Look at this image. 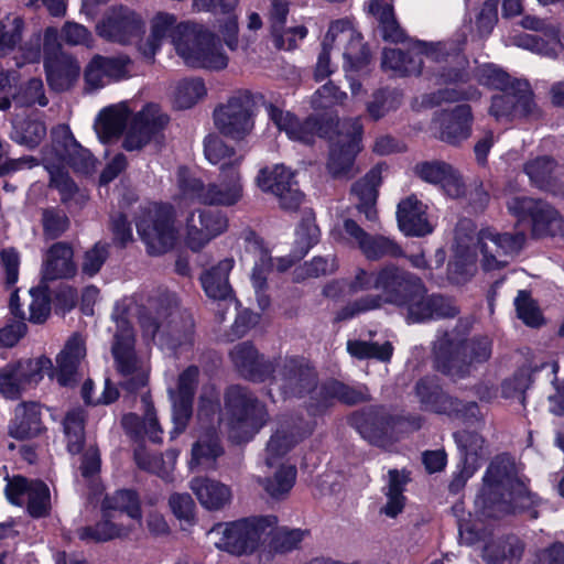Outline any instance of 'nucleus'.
<instances>
[{
  "instance_id": "1",
  "label": "nucleus",
  "mask_w": 564,
  "mask_h": 564,
  "mask_svg": "<svg viewBox=\"0 0 564 564\" xmlns=\"http://www.w3.org/2000/svg\"><path fill=\"white\" fill-rule=\"evenodd\" d=\"M474 82L505 93L494 96L489 108L497 121L509 120L517 113L527 115L534 107L529 83L513 78L509 73H437L436 83L442 87L423 95L421 104L433 108L444 102L477 99L480 91Z\"/></svg>"
},
{
  "instance_id": "2",
  "label": "nucleus",
  "mask_w": 564,
  "mask_h": 564,
  "mask_svg": "<svg viewBox=\"0 0 564 564\" xmlns=\"http://www.w3.org/2000/svg\"><path fill=\"white\" fill-rule=\"evenodd\" d=\"M175 22V17L169 13H158L152 19L151 33L141 47L144 56L152 57L163 41L171 36L177 54L186 65L215 69L227 67V57L210 45V32L195 24Z\"/></svg>"
},
{
  "instance_id": "3",
  "label": "nucleus",
  "mask_w": 564,
  "mask_h": 564,
  "mask_svg": "<svg viewBox=\"0 0 564 564\" xmlns=\"http://www.w3.org/2000/svg\"><path fill=\"white\" fill-rule=\"evenodd\" d=\"M468 323L459 324L437 337L433 345L435 367L453 380L464 379L488 361L492 354V340L486 335L465 337Z\"/></svg>"
},
{
  "instance_id": "4",
  "label": "nucleus",
  "mask_w": 564,
  "mask_h": 564,
  "mask_svg": "<svg viewBox=\"0 0 564 564\" xmlns=\"http://www.w3.org/2000/svg\"><path fill=\"white\" fill-rule=\"evenodd\" d=\"M420 288V278L394 264H387L377 271L376 290L380 294H366L339 308L334 322L340 323L360 314L379 310L384 304L403 305L414 288Z\"/></svg>"
},
{
  "instance_id": "5",
  "label": "nucleus",
  "mask_w": 564,
  "mask_h": 564,
  "mask_svg": "<svg viewBox=\"0 0 564 564\" xmlns=\"http://www.w3.org/2000/svg\"><path fill=\"white\" fill-rule=\"evenodd\" d=\"M343 58V68H364L370 63L371 53L362 35L352 21L339 19L333 21L321 42L316 70H329L338 67L336 61Z\"/></svg>"
},
{
  "instance_id": "6",
  "label": "nucleus",
  "mask_w": 564,
  "mask_h": 564,
  "mask_svg": "<svg viewBox=\"0 0 564 564\" xmlns=\"http://www.w3.org/2000/svg\"><path fill=\"white\" fill-rule=\"evenodd\" d=\"M178 198L198 200L204 205L230 207L236 205L243 195L239 160L236 163L223 164L216 182L205 185L199 178L192 176L187 169L177 172Z\"/></svg>"
},
{
  "instance_id": "7",
  "label": "nucleus",
  "mask_w": 564,
  "mask_h": 564,
  "mask_svg": "<svg viewBox=\"0 0 564 564\" xmlns=\"http://www.w3.org/2000/svg\"><path fill=\"white\" fill-rule=\"evenodd\" d=\"M276 524L278 518L272 514L243 518L215 524L208 531V536L220 551L236 556L248 555L259 547Z\"/></svg>"
},
{
  "instance_id": "8",
  "label": "nucleus",
  "mask_w": 564,
  "mask_h": 564,
  "mask_svg": "<svg viewBox=\"0 0 564 564\" xmlns=\"http://www.w3.org/2000/svg\"><path fill=\"white\" fill-rule=\"evenodd\" d=\"M326 135L330 141L327 171L334 178H351L358 173L355 159L361 150L362 124L360 118L325 120Z\"/></svg>"
},
{
  "instance_id": "9",
  "label": "nucleus",
  "mask_w": 564,
  "mask_h": 564,
  "mask_svg": "<svg viewBox=\"0 0 564 564\" xmlns=\"http://www.w3.org/2000/svg\"><path fill=\"white\" fill-rule=\"evenodd\" d=\"M521 480L514 462L508 455H499L489 464L484 476V485L476 498V506L486 518H501L511 510L506 499Z\"/></svg>"
},
{
  "instance_id": "10",
  "label": "nucleus",
  "mask_w": 564,
  "mask_h": 564,
  "mask_svg": "<svg viewBox=\"0 0 564 564\" xmlns=\"http://www.w3.org/2000/svg\"><path fill=\"white\" fill-rule=\"evenodd\" d=\"M229 436L235 442H247L269 421L265 405L247 388L230 387L225 397Z\"/></svg>"
},
{
  "instance_id": "11",
  "label": "nucleus",
  "mask_w": 564,
  "mask_h": 564,
  "mask_svg": "<svg viewBox=\"0 0 564 564\" xmlns=\"http://www.w3.org/2000/svg\"><path fill=\"white\" fill-rule=\"evenodd\" d=\"M116 329L111 345V355L117 371L121 375L120 386L130 392L145 387L149 367L135 354V336L128 318L121 313L113 315Z\"/></svg>"
},
{
  "instance_id": "12",
  "label": "nucleus",
  "mask_w": 564,
  "mask_h": 564,
  "mask_svg": "<svg viewBox=\"0 0 564 564\" xmlns=\"http://www.w3.org/2000/svg\"><path fill=\"white\" fill-rule=\"evenodd\" d=\"M135 226L151 256L167 252L176 242L175 210L170 204H153L143 208Z\"/></svg>"
},
{
  "instance_id": "13",
  "label": "nucleus",
  "mask_w": 564,
  "mask_h": 564,
  "mask_svg": "<svg viewBox=\"0 0 564 564\" xmlns=\"http://www.w3.org/2000/svg\"><path fill=\"white\" fill-rule=\"evenodd\" d=\"M254 96L248 90H238L214 108L213 122L224 137L241 141L254 128Z\"/></svg>"
},
{
  "instance_id": "14",
  "label": "nucleus",
  "mask_w": 564,
  "mask_h": 564,
  "mask_svg": "<svg viewBox=\"0 0 564 564\" xmlns=\"http://www.w3.org/2000/svg\"><path fill=\"white\" fill-rule=\"evenodd\" d=\"M274 372L269 379L278 387L281 394L286 398L310 397V402H317L318 377L315 369L304 358L285 357L274 360Z\"/></svg>"
},
{
  "instance_id": "15",
  "label": "nucleus",
  "mask_w": 564,
  "mask_h": 564,
  "mask_svg": "<svg viewBox=\"0 0 564 564\" xmlns=\"http://www.w3.org/2000/svg\"><path fill=\"white\" fill-rule=\"evenodd\" d=\"M351 422L364 438L378 446H386L398 431H414L422 425L420 417L393 416L383 408L356 414Z\"/></svg>"
},
{
  "instance_id": "16",
  "label": "nucleus",
  "mask_w": 564,
  "mask_h": 564,
  "mask_svg": "<svg viewBox=\"0 0 564 564\" xmlns=\"http://www.w3.org/2000/svg\"><path fill=\"white\" fill-rule=\"evenodd\" d=\"M510 214L519 219L530 218L532 235L540 237L564 236V218L549 203L527 196H513L507 202Z\"/></svg>"
},
{
  "instance_id": "17",
  "label": "nucleus",
  "mask_w": 564,
  "mask_h": 564,
  "mask_svg": "<svg viewBox=\"0 0 564 564\" xmlns=\"http://www.w3.org/2000/svg\"><path fill=\"white\" fill-rule=\"evenodd\" d=\"M485 271L506 267L522 249L525 242L523 232L500 234L491 228L481 229L477 235Z\"/></svg>"
},
{
  "instance_id": "18",
  "label": "nucleus",
  "mask_w": 564,
  "mask_h": 564,
  "mask_svg": "<svg viewBox=\"0 0 564 564\" xmlns=\"http://www.w3.org/2000/svg\"><path fill=\"white\" fill-rule=\"evenodd\" d=\"M227 228L228 218L223 212L197 207L185 218V243L192 251L198 252L213 239L224 234Z\"/></svg>"
},
{
  "instance_id": "19",
  "label": "nucleus",
  "mask_w": 564,
  "mask_h": 564,
  "mask_svg": "<svg viewBox=\"0 0 564 564\" xmlns=\"http://www.w3.org/2000/svg\"><path fill=\"white\" fill-rule=\"evenodd\" d=\"M338 234L346 243L359 249L367 260L378 261L386 257L403 256V250L394 240L386 236L368 234L354 219H345Z\"/></svg>"
},
{
  "instance_id": "20",
  "label": "nucleus",
  "mask_w": 564,
  "mask_h": 564,
  "mask_svg": "<svg viewBox=\"0 0 564 564\" xmlns=\"http://www.w3.org/2000/svg\"><path fill=\"white\" fill-rule=\"evenodd\" d=\"M315 423L304 421L300 416H285L279 421L278 427L268 441L264 463L274 467L302 440L310 436Z\"/></svg>"
},
{
  "instance_id": "21",
  "label": "nucleus",
  "mask_w": 564,
  "mask_h": 564,
  "mask_svg": "<svg viewBox=\"0 0 564 564\" xmlns=\"http://www.w3.org/2000/svg\"><path fill=\"white\" fill-rule=\"evenodd\" d=\"M474 115L469 105H457L434 112L432 126L435 137L451 145H459L468 140L473 132Z\"/></svg>"
},
{
  "instance_id": "22",
  "label": "nucleus",
  "mask_w": 564,
  "mask_h": 564,
  "mask_svg": "<svg viewBox=\"0 0 564 564\" xmlns=\"http://www.w3.org/2000/svg\"><path fill=\"white\" fill-rule=\"evenodd\" d=\"M402 306L406 308V321L409 323H423L435 318L454 317L458 310L452 301L441 294H427V291L420 279V288H414L406 302Z\"/></svg>"
},
{
  "instance_id": "23",
  "label": "nucleus",
  "mask_w": 564,
  "mask_h": 564,
  "mask_svg": "<svg viewBox=\"0 0 564 564\" xmlns=\"http://www.w3.org/2000/svg\"><path fill=\"white\" fill-rule=\"evenodd\" d=\"M198 367L189 366L178 375L176 388L169 389L172 402V421L174 424V429L171 432L172 438L183 433L188 424L193 412V400L198 384Z\"/></svg>"
},
{
  "instance_id": "24",
  "label": "nucleus",
  "mask_w": 564,
  "mask_h": 564,
  "mask_svg": "<svg viewBox=\"0 0 564 564\" xmlns=\"http://www.w3.org/2000/svg\"><path fill=\"white\" fill-rule=\"evenodd\" d=\"M257 184L263 192L273 194L279 199L281 208L285 210H296L303 200L294 174L284 165L260 170Z\"/></svg>"
},
{
  "instance_id": "25",
  "label": "nucleus",
  "mask_w": 564,
  "mask_h": 564,
  "mask_svg": "<svg viewBox=\"0 0 564 564\" xmlns=\"http://www.w3.org/2000/svg\"><path fill=\"white\" fill-rule=\"evenodd\" d=\"M169 122V117L158 105L149 104L132 119L122 147L127 151H140Z\"/></svg>"
},
{
  "instance_id": "26",
  "label": "nucleus",
  "mask_w": 564,
  "mask_h": 564,
  "mask_svg": "<svg viewBox=\"0 0 564 564\" xmlns=\"http://www.w3.org/2000/svg\"><path fill=\"white\" fill-rule=\"evenodd\" d=\"M265 111L278 130L284 132L293 141L312 144L316 135L327 134L325 120L321 121L315 117H308L304 121H300L292 112L273 104L265 105Z\"/></svg>"
},
{
  "instance_id": "27",
  "label": "nucleus",
  "mask_w": 564,
  "mask_h": 564,
  "mask_svg": "<svg viewBox=\"0 0 564 564\" xmlns=\"http://www.w3.org/2000/svg\"><path fill=\"white\" fill-rule=\"evenodd\" d=\"M51 135L52 150L56 152L58 163L65 162L76 172L84 174L93 171L95 160L91 153L76 141L68 126H56L52 130Z\"/></svg>"
},
{
  "instance_id": "28",
  "label": "nucleus",
  "mask_w": 564,
  "mask_h": 564,
  "mask_svg": "<svg viewBox=\"0 0 564 564\" xmlns=\"http://www.w3.org/2000/svg\"><path fill=\"white\" fill-rule=\"evenodd\" d=\"M235 260L225 258L204 270L199 276V281L205 294L219 303L226 305V310H237L238 302L235 297L234 290L229 283V274L234 269Z\"/></svg>"
},
{
  "instance_id": "29",
  "label": "nucleus",
  "mask_w": 564,
  "mask_h": 564,
  "mask_svg": "<svg viewBox=\"0 0 564 564\" xmlns=\"http://www.w3.org/2000/svg\"><path fill=\"white\" fill-rule=\"evenodd\" d=\"M229 357L239 373L252 381L263 382L274 372V364L259 355L258 350L249 341L234 346Z\"/></svg>"
},
{
  "instance_id": "30",
  "label": "nucleus",
  "mask_w": 564,
  "mask_h": 564,
  "mask_svg": "<svg viewBox=\"0 0 564 564\" xmlns=\"http://www.w3.org/2000/svg\"><path fill=\"white\" fill-rule=\"evenodd\" d=\"M166 300L169 301V312L165 314V325L162 328L160 340L162 345L175 350L192 344L194 325L191 317H184L180 312L174 295H167Z\"/></svg>"
},
{
  "instance_id": "31",
  "label": "nucleus",
  "mask_w": 564,
  "mask_h": 564,
  "mask_svg": "<svg viewBox=\"0 0 564 564\" xmlns=\"http://www.w3.org/2000/svg\"><path fill=\"white\" fill-rule=\"evenodd\" d=\"M317 395V402L308 405V413L313 416L323 414L334 400L352 405L369 399L366 389L352 388L335 380L323 383Z\"/></svg>"
},
{
  "instance_id": "32",
  "label": "nucleus",
  "mask_w": 564,
  "mask_h": 564,
  "mask_svg": "<svg viewBox=\"0 0 564 564\" xmlns=\"http://www.w3.org/2000/svg\"><path fill=\"white\" fill-rule=\"evenodd\" d=\"M427 206L415 195H410L400 200L397 208L399 228L406 236L421 237L432 232L429 221Z\"/></svg>"
},
{
  "instance_id": "33",
  "label": "nucleus",
  "mask_w": 564,
  "mask_h": 564,
  "mask_svg": "<svg viewBox=\"0 0 564 564\" xmlns=\"http://www.w3.org/2000/svg\"><path fill=\"white\" fill-rule=\"evenodd\" d=\"M557 162L549 155L528 160L523 171L531 184L553 196L564 197V184L556 177Z\"/></svg>"
},
{
  "instance_id": "34",
  "label": "nucleus",
  "mask_w": 564,
  "mask_h": 564,
  "mask_svg": "<svg viewBox=\"0 0 564 564\" xmlns=\"http://www.w3.org/2000/svg\"><path fill=\"white\" fill-rule=\"evenodd\" d=\"M76 271L74 249L69 242L57 241L46 250L41 270L44 280L68 279Z\"/></svg>"
},
{
  "instance_id": "35",
  "label": "nucleus",
  "mask_w": 564,
  "mask_h": 564,
  "mask_svg": "<svg viewBox=\"0 0 564 564\" xmlns=\"http://www.w3.org/2000/svg\"><path fill=\"white\" fill-rule=\"evenodd\" d=\"M380 184L381 171L379 167H373L351 187V195L356 208L359 213H362L369 221H375L378 217L376 202L378 196L377 188Z\"/></svg>"
},
{
  "instance_id": "36",
  "label": "nucleus",
  "mask_w": 564,
  "mask_h": 564,
  "mask_svg": "<svg viewBox=\"0 0 564 564\" xmlns=\"http://www.w3.org/2000/svg\"><path fill=\"white\" fill-rule=\"evenodd\" d=\"M141 18L128 8L113 9L98 25V33L112 41L124 42L128 34L138 30Z\"/></svg>"
},
{
  "instance_id": "37",
  "label": "nucleus",
  "mask_w": 564,
  "mask_h": 564,
  "mask_svg": "<svg viewBox=\"0 0 564 564\" xmlns=\"http://www.w3.org/2000/svg\"><path fill=\"white\" fill-rule=\"evenodd\" d=\"M85 356V340L77 334L73 335L56 358V380L61 386L75 384L78 365Z\"/></svg>"
},
{
  "instance_id": "38",
  "label": "nucleus",
  "mask_w": 564,
  "mask_h": 564,
  "mask_svg": "<svg viewBox=\"0 0 564 564\" xmlns=\"http://www.w3.org/2000/svg\"><path fill=\"white\" fill-rule=\"evenodd\" d=\"M129 116L130 110L123 102L100 110L94 124L99 140L105 143L117 140L122 133Z\"/></svg>"
},
{
  "instance_id": "39",
  "label": "nucleus",
  "mask_w": 564,
  "mask_h": 564,
  "mask_svg": "<svg viewBox=\"0 0 564 564\" xmlns=\"http://www.w3.org/2000/svg\"><path fill=\"white\" fill-rule=\"evenodd\" d=\"M525 550L524 542L517 535H506L487 543L482 557L488 564H518Z\"/></svg>"
},
{
  "instance_id": "40",
  "label": "nucleus",
  "mask_w": 564,
  "mask_h": 564,
  "mask_svg": "<svg viewBox=\"0 0 564 564\" xmlns=\"http://www.w3.org/2000/svg\"><path fill=\"white\" fill-rule=\"evenodd\" d=\"M132 528L116 521V516L104 510L102 518L95 525L80 527L76 530L79 540L90 543L107 542L127 536Z\"/></svg>"
},
{
  "instance_id": "41",
  "label": "nucleus",
  "mask_w": 564,
  "mask_h": 564,
  "mask_svg": "<svg viewBox=\"0 0 564 564\" xmlns=\"http://www.w3.org/2000/svg\"><path fill=\"white\" fill-rule=\"evenodd\" d=\"M44 430L41 405L36 402L19 404L10 425V435L24 440L37 436Z\"/></svg>"
},
{
  "instance_id": "42",
  "label": "nucleus",
  "mask_w": 564,
  "mask_h": 564,
  "mask_svg": "<svg viewBox=\"0 0 564 564\" xmlns=\"http://www.w3.org/2000/svg\"><path fill=\"white\" fill-rule=\"evenodd\" d=\"M224 454L215 427L207 429L192 446L191 469H209L215 467L218 457Z\"/></svg>"
},
{
  "instance_id": "43",
  "label": "nucleus",
  "mask_w": 564,
  "mask_h": 564,
  "mask_svg": "<svg viewBox=\"0 0 564 564\" xmlns=\"http://www.w3.org/2000/svg\"><path fill=\"white\" fill-rule=\"evenodd\" d=\"M189 488L196 495L200 505L208 510H220L231 500L230 488L214 479L193 478Z\"/></svg>"
},
{
  "instance_id": "44",
  "label": "nucleus",
  "mask_w": 564,
  "mask_h": 564,
  "mask_svg": "<svg viewBox=\"0 0 564 564\" xmlns=\"http://www.w3.org/2000/svg\"><path fill=\"white\" fill-rule=\"evenodd\" d=\"M365 9L378 21L380 32L386 41L399 43L405 40V33L399 25L389 0H369L365 4Z\"/></svg>"
},
{
  "instance_id": "45",
  "label": "nucleus",
  "mask_w": 564,
  "mask_h": 564,
  "mask_svg": "<svg viewBox=\"0 0 564 564\" xmlns=\"http://www.w3.org/2000/svg\"><path fill=\"white\" fill-rule=\"evenodd\" d=\"M30 303H29V315L25 311L20 307V299L17 292L11 294L10 297V310L12 314L22 321H30L34 324H41L45 322L51 312V305L47 296L40 291L30 290Z\"/></svg>"
},
{
  "instance_id": "46",
  "label": "nucleus",
  "mask_w": 564,
  "mask_h": 564,
  "mask_svg": "<svg viewBox=\"0 0 564 564\" xmlns=\"http://www.w3.org/2000/svg\"><path fill=\"white\" fill-rule=\"evenodd\" d=\"M511 43L550 57L557 56L563 51V44L554 28L549 29L543 35L521 34Z\"/></svg>"
},
{
  "instance_id": "47",
  "label": "nucleus",
  "mask_w": 564,
  "mask_h": 564,
  "mask_svg": "<svg viewBox=\"0 0 564 564\" xmlns=\"http://www.w3.org/2000/svg\"><path fill=\"white\" fill-rule=\"evenodd\" d=\"M441 387L432 378L420 379L415 384V394L419 398L424 410L438 414L453 415L460 410V402L456 399H443L442 405L430 400V394L438 393Z\"/></svg>"
},
{
  "instance_id": "48",
  "label": "nucleus",
  "mask_w": 564,
  "mask_h": 564,
  "mask_svg": "<svg viewBox=\"0 0 564 564\" xmlns=\"http://www.w3.org/2000/svg\"><path fill=\"white\" fill-rule=\"evenodd\" d=\"M207 96V87L200 77H186L180 80L173 91L175 108L191 109Z\"/></svg>"
},
{
  "instance_id": "49",
  "label": "nucleus",
  "mask_w": 564,
  "mask_h": 564,
  "mask_svg": "<svg viewBox=\"0 0 564 564\" xmlns=\"http://www.w3.org/2000/svg\"><path fill=\"white\" fill-rule=\"evenodd\" d=\"M388 478V486L384 490L387 502L381 507L380 512L389 518H395L405 506L406 499L403 491L408 479L405 475L400 474L397 469L389 470Z\"/></svg>"
},
{
  "instance_id": "50",
  "label": "nucleus",
  "mask_w": 564,
  "mask_h": 564,
  "mask_svg": "<svg viewBox=\"0 0 564 564\" xmlns=\"http://www.w3.org/2000/svg\"><path fill=\"white\" fill-rule=\"evenodd\" d=\"M273 477L259 478V484L263 487L267 494L274 498H284L293 488L296 478V468L292 465H276Z\"/></svg>"
},
{
  "instance_id": "51",
  "label": "nucleus",
  "mask_w": 564,
  "mask_h": 564,
  "mask_svg": "<svg viewBox=\"0 0 564 564\" xmlns=\"http://www.w3.org/2000/svg\"><path fill=\"white\" fill-rule=\"evenodd\" d=\"M85 411L82 409L69 410L64 420L63 427L67 441V449L72 454H78L85 444Z\"/></svg>"
},
{
  "instance_id": "52",
  "label": "nucleus",
  "mask_w": 564,
  "mask_h": 564,
  "mask_svg": "<svg viewBox=\"0 0 564 564\" xmlns=\"http://www.w3.org/2000/svg\"><path fill=\"white\" fill-rule=\"evenodd\" d=\"M463 455L464 464L478 468L479 459L486 455L485 440L478 433L460 431L454 434Z\"/></svg>"
},
{
  "instance_id": "53",
  "label": "nucleus",
  "mask_w": 564,
  "mask_h": 564,
  "mask_svg": "<svg viewBox=\"0 0 564 564\" xmlns=\"http://www.w3.org/2000/svg\"><path fill=\"white\" fill-rule=\"evenodd\" d=\"M40 223L45 240L58 239L70 228L68 215L58 207L42 208Z\"/></svg>"
},
{
  "instance_id": "54",
  "label": "nucleus",
  "mask_w": 564,
  "mask_h": 564,
  "mask_svg": "<svg viewBox=\"0 0 564 564\" xmlns=\"http://www.w3.org/2000/svg\"><path fill=\"white\" fill-rule=\"evenodd\" d=\"M204 153L212 164H231L239 160L242 162V155H238L232 147H229L219 135L208 134L204 140Z\"/></svg>"
},
{
  "instance_id": "55",
  "label": "nucleus",
  "mask_w": 564,
  "mask_h": 564,
  "mask_svg": "<svg viewBox=\"0 0 564 564\" xmlns=\"http://www.w3.org/2000/svg\"><path fill=\"white\" fill-rule=\"evenodd\" d=\"M102 508L116 516V512H126L132 519H140V502L137 494L132 490H118L112 496H107Z\"/></svg>"
},
{
  "instance_id": "56",
  "label": "nucleus",
  "mask_w": 564,
  "mask_h": 564,
  "mask_svg": "<svg viewBox=\"0 0 564 564\" xmlns=\"http://www.w3.org/2000/svg\"><path fill=\"white\" fill-rule=\"evenodd\" d=\"M43 161L51 176L50 185L61 193L62 203L68 202L76 193L77 186L67 172L61 169L54 159L48 156V153L45 152Z\"/></svg>"
},
{
  "instance_id": "57",
  "label": "nucleus",
  "mask_w": 564,
  "mask_h": 564,
  "mask_svg": "<svg viewBox=\"0 0 564 564\" xmlns=\"http://www.w3.org/2000/svg\"><path fill=\"white\" fill-rule=\"evenodd\" d=\"M347 350L351 356L358 359L375 358L380 361H389L393 352V347L389 341L379 345L364 340H348Z\"/></svg>"
},
{
  "instance_id": "58",
  "label": "nucleus",
  "mask_w": 564,
  "mask_h": 564,
  "mask_svg": "<svg viewBox=\"0 0 564 564\" xmlns=\"http://www.w3.org/2000/svg\"><path fill=\"white\" fill-rule=\"evenodd\" d=\"M169 303V301L166 300ZM169 312V304H159L147 308L140 313L139 323L142 334L148 339H154L156 335L161 337L162 328L165 325V314Z\"/></svg>"
},
{
  "instance_id": "59",
  "label": "nucleus",
  "mask_w": 564,
  "mask_h": 564,
  "mask_svg": "<svg viewBox=\"0 0 564 564\" xmlns=\"http://www.w3.org/2000/svg\"><path fill=\"white\" fill-rule=\"evenodd\" d=\"M401 105V95L395 90L380 89L372 95V100L367 104V112L373 120H379L388 112L395 110Z\"/></svg>"
},
{
  "instance_id": "60",
  "label": "nucleus",
  "mask_w": 564,
  "mask_h": 564,
  "mask_svg": "<svg viewBox=\"0 0 564 564\" xmlns=\"http://www.w3.org/2000/svg\"><path fill=\"white\" fill-rule=\"evenodd\" d=\"M28 511L32 517L41 518L48 514L51 509V497L48 487L40 481H31L28 495Z\"/></svg>"
},
{
  "instance_id": "61",
  "label": "nucleus",
  "mask_w": 564,
  "mask_h": 564,
  "mask_svg": "<svg viewBox=\"0 0 564 564\" xmlns=\"http://www.w3.org/2000/svg\"><path fill=\"white\" fill-rule=\"evenodd\" d=\"M15 366L19 372L21 371V378L26 387L36 384L45 375L52 376L53 373L52 361L46 357L20 361Z\"/></svg>"
},
{
  "instance_id": "62",
  "label": "nucleus",
  "mask_w": 564,
  "mask_h": 564,
  "mask_svg": "<svg viewBox=\"0 0 564 564\" xmlns=\"http://www.w3.org/2000/svg\"><path fill=\"white\" fill-rule=\"evenodd\" d=\"M109 243L98 241L91 248L85 251L80 265L82 273L89 278L95 276L109 258Z\"/></svg>"
},
{
  "instance_id": "63",
  "label": "nucleus",
  "mask_w": 564,
  "mask_h": 564,
  "mask_svg": "<svg viewBox=\"0 0 564 564\" xmlns=\"http://www.w3.org/2000/svg\"><path fill=\"white\" fill-rule=\"evenodd\" d=\"M319 239V229L315 225L314 218L305 217L296 229L295 243L297 246L296 258H302L307 251L317 243Z\"/></svg>"
},
{
  "instance_id": "64",
  "label": "nucleus",
  "mask_w": 564,
  "mask_h": 564,
  "mask_svg": "<svg viewBox=\"0 0 564 564\" xmlns=\"http://www.w3.org/2000/svg\"><path fill=\"white\" fill-rule=\"evenodd\" d=\"M26 388L15 365H9L0 371V392L9 399H15Z\"/></svg>"
}]
</instances>
